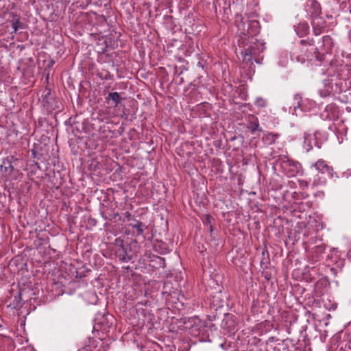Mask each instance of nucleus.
I'll return each instance as SVG.
<instances>
[{
  "label": "nucleus",
  "mask_w": 351,
  "mask_h": 351,
  "mask_svg": "<svg viewBox=\"0 0 351 351\" xmlns=\"http://www.w3.org/2000/svg\"><path fill=\"white\" fill-rule=\"evenodd\" d=\"M212 219L213 218L211 216H210L209 215H206L204 223L206 225H211Z\"/></svg>",
  "instance_id": "nucleus-33"
},
{
  "label": "nucleus",
  "mask_w": 351,
  "mask_h": 351,
  "mask_svg": "<svg viewBox=\"0 0 351 351\" xmlns=\"http://www.w3.org/2000/svg\"><path fill=\"white\" fill-rule=\"evenodd\" d=\"M302 97L300 94H295L294 95L293 106L295 111L298 108L302 107Z\"/></svg>",
  "instance_id": "nucleus-24"
},
{
  "label": "nucleus",
  "mask_w": 351,
  "mask_h": 351,
  "mask_svg": "<svg viewBox=\"0 0 351 351\" xmlns=\"http://www.w3.org/2000/svg\"><path fill=\"white\" fill-rule=\"evenodd\" d=\"M99 114L101 117L102 116L101 110H99Z\"/></svg>",
  "instance_id": "nucleus-48"
},
{
  "label": "nucleus",
  "mask_w": 351,
  "mask_h": 351,
  "mask_svg": "<svg viewBox=\"0 0 351 351\" xmlns=\"http://www.w3.org/2000/svg\"><path fill=\"white\" fill-rule=\"evenodd\" d=\"M261 267L263 269H267L270 264V259L269 252L267 250H264L262 252V258L260 262Z\"/></svg>",
  "instance_id": "nucleus-22"
},
{
  "label": "nucleus",
  "mask_w": 351,
  "mask_h": 351,
  "mask_svg": "<svg viewBox=\"0 0 351 351\" xmlns=\"http://www.w3.org/2000/svg\"><path fill=\"white\" fill-rule=\"evenodd\" d=\"M154 247L160 254H166L169 252L167 244L162 242H159L155 244Z\"/></svg>",
  "instance_id": "nucleus-23"
},
{
  "label": "nucleus",
  "mask_w": 351,
  "mask_h": 351,
  "mask_svg": "<svg viewBox=\"0 0 351 351\" xmlns=\"http://www.w3.org/2000/svg\"><path fill=\"white\" fill-rule=\"evenodd\" d=\"M170 285H171V282H165L164 283L163 289L162 291L163 294H167V295L171 294V290L169 289V288L170 287Z\"/></svg>",
  "instance_id": "nucleus-28"
},
{
  "label": "nucleus",
  "mask_w": 351,
  "mask_h": 351,
  "mask_svg": "<svg viewBox=\"0 0 351 351\" xmlns=\"http://www.w3.org/2000/svg\"><path fill=\"white\" fill-rule=\"evenodd\" d=\"M313 33L315 36L320 35L326 28V21L324 18L319 16L313 18L311 21Z\"/></svg>",
  "instance_id": "nucleus-12"
},
{
  "label": "nucleus",
  "mask_w": 351,
  "mask_h": 351,
  "mask_svg": "<svg viewBox=\"0 0 351 351\" xmlns=\"http://www.w3.org/2000/svg\"><path fill=\"white\" fill-rule=\"evenodd\" d=\"M275 340V337H271L268 339L267 342H273Z\"/></svg>",
  "instance_id": "nucleus-41"
},
{
  "label": "nucleus",
  "mask_w": 351,
  "mask_h": 351,
  "mask_svg": "<svg viewBox=\"0 0 351 351\" xmlns=\"http://www.w3.org/2000/svg\"><path fill=\"white\" fill-rule=\"evenodd\" d=\"M326 249V245L324 243H321L320 245H317L315 246L313 248V258L315 261H317L320 260L323 254L325 252Z\"/></svg>",
  "instance_id": "nucleus-20"
},
{
  "label": "nucleus",
  "mask_w": 351,
  "mask_h": 351,
  "mask_svg": "<svg viewBox=\"0 0 351 351\" xmlns=\"http://www.w3.org/2000/svg\"><path fill=\"white\" fill-rule=\"evenodd\" d=\"M288 342H284L282 341V350L280 348H274V351H293V348H292V346L290 347L288 343Z\"/></svg>",
  "instance_id": "nucleus-26"
},
{
  "label": "nucleus",
  "mask_w": 351,
  "mask_h": 351,
  "mask_svg": "<svg viewBox=\"0 0 351 351\" xmlns=\"http://www.w3.org/2000/svg\"><path fill=\"white\" fill-rule=\"evenodd\" d=\"M114 254L120 261L128 263L135 256V242H128L117 238L114 241Z\"/></svg>",
  "instance_id": "nucleus-2"
},
{
  "label": "nucleus",
  "mask_w": 351,
  "mask_h": 351,
  "mask_svg": "<svg viewBox=\"0 0 351 351\" xmlns=\"http://www.w3.org/2000/svg\"><path fill=\"white\" fill-rule=\"evenodd\" d=\"M311 140L315 141V137L311 136L304 137V147L306 148L307 152H309L311 149H313V145L311 144Z\"/></svg>",
  "instance_id": "nucleus-25"
},
{
  "label": "nucleus",
  "mask_w": 351,
  "mask_h": 351,
  "mask_svg": "<svg viewBox=\"0 0 351 351\" xmlns=\"http://www.w3.org/2000/svg\"><path fill=\"white\" fill-rule=\"evenodd\" d=\"M259 23L257 21H250L249 23V26L250 27V28H253V27H258Z\"/></svg>",
  "instance_id": "nucleus-34"
},
{
  "label": "nucleus",
  "mask_w": 351,
  "mask_h": 351,
  "mask_svg": "<svg viewBox=\"0 0 351 351\" xmlns=\"http://www.w3.org/2000/svg\"><path fill=\"white\" fill-rule=\"evenodd\" d=\"M337 250L335 249L332 250L331 255L328 256L327 261H331L332 263L330 271L334 275H337L339 271H340L344 266L345 260L340 258L337 254Z\"/></svg>",
  "instance_id": "nucleus-8"
},
{
  "label": "nucleus",
  "mask_w": 351,
  "mask_h": 351,
  "mask_svg": "<svg viewBox=\"0 0 351 351\" xmlns=\"http://www.w3.org/2000/svg\"><path fill=\"white\" fill-rule=\"evenodd\" d=\"M102 217L105 220L110 222H117L121 220V216L118 213H115L114 209L111 208H106L101 212Z\"/></svg>",
  "instance_id": "nucleus-15"
},
{
  "label": "nucleus",
  "mask_w": 351,
  "mask_h": 351,
  "mask_svg": "<svg viewBox=\"0 0 351 351\" xmlns=\"http://www.w3.org/2000/svg\"><path fill=\"white\" fill-rule=\"evenodd\" d=\"M123 115L125 117V118H128L129 116V113L127 112L126 109L123 110Z\"/></svg>",
  "instance_id": "nucleus-37"
},
{
  "label": "nucleus",
  "mask_w": 351,
  "mask_h": 351,
  "mask_svg": "<svg viewBox=\"0 0 351 351\" xmlns=\"http://www.w3.org/2000/svg\"><path fill=\"white\" fill-rule=\"evenodd\" d=\"M42 102L44 106L49 109H56L58 108L57 102L54 97L51 95V90L46 89L42 95Z\"/></svg>",
  "instance_id": "nucleus-11"
},
{
  "label": "nucleus",
  "mask_w": 351,
  "mask_h": 351,
  "mask_svg": "<svg viewBox=\"0 0 351 351\" xmlns=\"http://www.w3.org/2000/svg\"><path fill=\"white\" fill-rule=\"evenodd\" d=\"M279 165L284 173L289 178L295 177L302 171V165L287 157L279 159Z\"/></svg>",
  "instance_id": "nucleus-5"
},
{
  "label": "nucleus",
  "mask_w": 351,
  "mask_h": 351,
  "mask_svg": "<svg viewBox=\"0 0 351 351\" xmlns=\"http://www.w3.org/2000/svg\"><path fill=\"white\" fill-rule=\"evenodd\" d=\"M302 340L298 339L296 343L292 338H287L284 342H289L292 345L293 351H311L309 339L305 336Z\"/></svg>",
  "instance_id": "nucleus-9"
},
{
  "label": "nucleus",
  "mask_w": 351,
  "mask_h": 351,
  "mask_svg": "<svg viewBox=\"0 0 351 351\" xmlns=\"http://www.w3.org/2000/svg\"><path fill=\"white\" fill-rule=\"evenodd\" d=\"M87 223L90 226H95L97 224V220L92 217H88L87 219Z\"/></svg>",
  "instance_id": "nucleus-32"
},
{
  "label": "nucleus",
  "mask_w": 351,
  "mask_h": 351,
  "mask_svg": "<svg viewBox=\"0 0 351 351\" xmlns=\"http://www.w3.org/2000/svg\"><path fill=\"white\" fill-rule=\"evenodd\" d=\"M134 223L130 224V226L134 230V232L136 233V236L143 235L145 230L147 229V226L144 223L140 221L134 220Z\"/></svg>",
  "instance_id": "nucleus-19"
},
{
  "label": "nucleus",
  "mask_w": 351,
  "mask_h": 351,
  "mask_svg": "<svg viewBox=\"0 0 351 351\" xmlns=\"http://www.w3.org/2000/svg\"><path fill=\"white\" fill-rule=\"evenodd\" d=\"M98 75L101 78L104 79V80H112V76L110 75V73L109 72H106L104 75H103L102 73H99Z\"/></svg>",
  "instance_id": "nucleus-30"
},
{
  "label": "nucleus",
  "mask_w": 351,
  "mask_h": 351,
  "mask_svg": "<svg viewBox=\"0 0 351 351\" xmlns=\"http://www.w3.org/2000/svg\"><path fill=\"white\" fill-rule=\"evenodd\" d=\"M256 33V31H254V30H251V32H250V30L247 29V34L252 36V34H254Z\"/></svg>",
  "instance_id": "nucleus-36"
},
{
  "label": "nucleus",
  "mask_w": 351,
  "mask_h": 351,
  "mask_svg": "<svg viewBox=\"0 0 351 351\" xmlns=\"http://www.w3.org/2000/svg\"><path fill=\"white\" fill-rule=\"evenodd\" d=\"M304 185H307V182H305V183H304Z\"/></svg>",
  "instance_id": "nucleus-50"
},
{
  "label": "nucleus",
  "mask_w": 351,
  "mask_h": 351,
  "mask_svg": "<svg viewBox=\"0 0 351 351\" xmlns=\"http://www.w3.org/2000/svg\"><path fill=\"white\" fill-rule=\"evenodd\" d=\"M188 323L191 324L189 327L190 332L195 336L198 335L201 328L204 326V322L197 317L189 318Z\"/></svg>",
  "instance_id": "nucleus-14"
},
{
  "label": "nucleus",
  "mask_w": 351,
  "mask_h": 351,
  "mask_svg": "<svg viewBox=\"0 0 351 351\" xmlns=\"http://www.w3.org/2000/svg\"><path fill=\"white\" fill-rule=\"evenodd\" d=\"M19 159L14 156H9L3 159L1 165V171L6 177L16 178L19 173Z\"/></svg>",
  "instance_id": "nucleus-4"
},
{
  "label": "nucleus",
  "mask_w": 351,
  "mask_h": 351,
  "mask_svg": "<svg viewBox=\"0 0 351 351\" xmlns=\"http://www.w3.org/2000/svg\"><path fill=\"white\" fill-rule=\"evenodd\" d=\"M237 324L236 317L230 313H226L221 322L223 328L232 331L235 329Z\"/></svg>",
  "instance_id": "nucleus-13"
},
{
  "label": "nucleus",
  "mask_w": 351,
  "mask_h": 351,
  "mask_svg": "<svg viewBox=\"0 0 351 351\" xmlns=\"http://www.w3.org/2000/svg\"><path fill=\"white\" fill-rule=\"evenodd\" d=\"M308 25L305 22L300 23L298 25L295 26V31L300 37L306 35L308 32Z\"/></svg>",
  "instance_id": "nucleus-21"
},
{
  "label": "nucleus",
  "mask_w": 351,
  "mask_h": 351,
  "mask_svg": "<svg viewBox=\"0 0 351 351\" xmlns=\"http://www.w3.org/2000/svg\"><path fill=\"white\" fill-rule=\"evenodd\" d=\"M25 290H23V291H21L20 293H19V297L20 298V299H22L21 297L23 295V293H24Z\"/></svg>",
  "instance_id": "nucleus-42"
},
{
  "label": "nucleus",
  "mask_w": 351,
  "mask_h": 351,
  "mask_svg": "<svg viewBox=\"0 0 351 351\" xmlns=\"http://www.w3.org/2000/svg\"><path fill=\"white\" fill-rule=\"evenodd\" d=\"M247 129L252 133H255L256 131H262L261 128H259L258 119L256 117L250 114L247 118Z\"/></svg>",
  "instance_id": "nucleus-16"
},
{
  "label": "nucleus",
  "mask_w": 351,
  "mask_h": 351,
  "mask_svg": "<svg viewBox=\"0 0 351 351\" xmlns=\"http://www.w3.org/2000/svg\"><path fill=\"white\" fill-rule=\"evenodd\" d=\"M94 123H90L88 119H84L82 122L77 121L72 125L73 132L75 130L79 134H89L93 128Z\"/></svg>",
  "instance_id": "nucleus-10"
},
{
  "label": "nucleus",
  "mask_w": 351,
  "mask_h": 351,
  "mask_svg": "<svg viewBox=\"0 0 351 351\" xmlns=\"http://www.w3.org/2000/svg\"><path fill=\"white\" fill-rule=\"evenodd\" d=\"M106 52V49L102 48L101 51H99V53H104Z\"/></svg>",
  "instance_id": "nucleus-46"
},
{
  "label": "nucleus",
  "mask_w": 351,
  "mask_h": 351,
  "mask_svg": "<svg viewBox=\"0 0 351 351\" xmlns=\"http://www.w3.org/2000/svg\"><path fill=\"white\" fill-rule=\"evenodd\" d=\"M21 306H22V304H21V302L17 300L16 304V306L20 307Z\"/></svg>",
  "instance_id": "nucleus-44"
},
{
  "label": "nucleus",
  "mask_w": 351,
  "mask_h": 351,
  "mask_svg": "<svg viewBox=\"0 0 351 351\" xmlns=\"http://www.w3.org/2000/svg\"><path fill=\"white\" fill-rule=\"evenodd\" d=\"M197 66L203 68V65L202 64V62H199L198 64H197Z\"/></svg>",
  "instance_id": "nucleus-47"
},
{
  "label": "nucleus",
  "mask_w": 351,
  "mask_h": 351,
  "mask_svg": "<svg viewBox=\"0 0 351 351\" xmlns=\"http://www.w3.org/2000/svg\"><path fill=\"white\" fill-rule=\"evenodd\" d=\"M213 230H214V228L213 226V225H209V230H210V234H212V232H213Z\"/></svg>",
  "instance_id": "nucleus-39"
},
{
  "label": "nucleus",
  "mask_w": 351,
  "mask_h": 351,
  "mask_svg": "<svg viewBox=\"0 0 351 351\" xmlns=\"http://www.w3.org/2000/svg\"><path fill=\"white\" fill-rule=\"evenodd\" d=\"M105 99L108 104L111 102L114 107H117L121 101L123 100V98H122L117 92H110L108 93V96L106 97Z\"/></svg>",
  "instance_id": "nucleus-17"
},
{
  "label": "nucleus",
  "mask_w": 351,
  "mask_h": 351,
  "mask_svg": "<svg viewBox=\"0 0 351 351\" xmlns=\"http://www.w3.org/2000/svg\"><path fill=\"white\" fill-rule=\"evenodd\" d=\"M99 121H104L105 119L108 120V117H106L105 116L101 117V118H97Z\"/></svg>",
  "instance_id": "nucleus-38"
},
{
  "label": "nucleus",
  "mask_w": 351,
  "mask_h": 351,
  "mask_svg": "<svg viewBox=\"0 0 351 351\" xmlns=\"http://www.w3.org/2000/svg\"><path fill=\"white\" fill-rule=\"evenodd\" d=\"M125 214H126L127 215H128V216H130V214L128 212H127Z\"/></svg>",
  "instance_id": "nucleus-49"
},
{
  "label": "nucleus",
  "mask_w": 351,
  "mask_h": 351,
  "mask_svg": "<svg viewBox=\"0 0 351 351\" xmlns=\"http://www.w3.org/2000/svg\"><path fill=\"white\" fill-rule=\"evenodd\" d=\"M304 185H307V182H305V183H304Z\"/></svg>",
  "instance_id": "nucleus-51"
},
{
  "label": "nucleus",
  "mask_w": 351,
  "mask_h": 351,
  "mask_svg": "<svg viewBox=\"0 0 351 351\" xmlns=\"http://www.w3.org/2000/svg\"><path fill=\"white\" fill-rule=\"evenodd\" d=\"M108 317H110L111 318V319H113V318H114L112 315H106V319H108Z\"/></svg>",
  "instance_id": "nucleus-45"
},
{
  "label": "nucleus",
  "mask_w": 351,
  "mask_h": 351,
  "mask_svg": "<svg viewBox=\"0 0 351 351\" xmlns=\"http://www.w3.org/2000/svg\"><path fill=\"white\" fill-rule=\"evenodd\" d=\"M347 255H348V258L351 260V249L348 251Z\"/></svg>",
  "instance_id": "nucleus-43"
},
{
  "label": "nucleus",
  "mask_w": 351,
  "mask_h": 351,
  "mask_svg": "<svg viewBox=\"0 0 351 351\" xmlns=\"http://www.w3.org/2000/svg\"><path fill=\"white\" fill-rule=\"evenodd\" d=\"M78 351H95V348H93L90 345H86L82 348L81 349H80Z\"/></svg>",
  "instance_id": "nucleus-31"
},
{
  "label": "nucleus",
  "mask_w": 351,
  "mask_h": 351,
  "mask_svg": "<svg viewBox=\"0 0 351 351\" xmlns=\"http://www.w3.org/2000/svg\"><path fill=\"white\" fill-rule=\"evenodd\" d=\"M254 104L258 107L265 108L267 106V101L262 97H258Z\"/></svg>",
  "instance_id": "nucleus-27"
},
{
  "label": "nucleus",
  "mask_w": 351,
  "mask_h": 351,
  "mask_svg": "<svg viewBox=\"0 0 351 351\" xmlns=\"http://www.w3.org/2000/svg\"><path fill=\"white\" fill-rule=\"evenodd\" d=\"M291 324H290V326H289V327H288V328H287V332H288L289 334H291V330H292V328H291Z\"/></svg>",
  "instance_id": "nucleus-40"
},
{
  "label": "nucleus",
  "mask_w": 351,
  "mask_h": 351,
  "mask_svg": "<svg viewBox=\"0 0 351 351\" xmlns=\"http://www.w3.org/2000/svg\"><path fill=\"white\" fill-rule=\"evenodd\" d=\"M335 108V105L330 104L326 107V111H332Z\"/></svg>",
  "instance_id": "nucleus-35"
},
{
  "label": "nucleus",
  "mask_w": 351,
  "mask_h": 351,
  "mask_svg": "<svg viewBox=\"0 0 351 351\" xmlns=\"http://www.w3.org/2000/svg\"><path fill=\"white\" fill-rule=\"evenodd\" d=\"M311 171L316 173L317 176H321L317 179L315 178L313 183L317 182L324 183L328 178H331L333 177V169L330 166L326 161L322 159L318 160L311 166Z\"/></svg>",
  "instance_id": "nucleus-3"
},
{
  "label": "nucleus",
  "mask_w": 351,
  "mask_h": 351,
  "mask_svg": "<svg viewBox=\"0 0 351 351\" xmlns=\"http://www.w3.org/2000/svg\"><path fill=\"white\" fill-rule=\"evenodd\" d=\"M308 12L312 19L320 16L322 14L320 4L317 1H311Z\"/></svg>",
  "instance_id": "nucleus-18"
},
{
  "label": "nucleus",
  "mask_w": 351,
  "mask_h": 351,
  "mask_svg": "<svg viewBox=\"0 0 351 351\" xmlns=\"http://www.w3.org/2000/svg\"><path fill=\"white\" fill-rule=\"evenodd\" d=\"M300 44L301 45L302 54L294 53L291 57H295L296 60L302 63L304 62L306 60L311 62L315 60L322 62L326 55L331 52L333 47L332 39L330 36H324L322 44L319 47L315 46V42L312 39L301 40Z\"/></svg>",
  "instance_id": "nucleus-1"
},
{
  "label": "nucleus",
  "mask_w": 351,
  "mask_h": 351,
  "mask_svg": "<svg viewBox=\"0 0 351 351\" xmlns=\"http://www.w3.org/2000/svg\"><path fill=\"white\" fill-rule=\"evenodd\" d=\"M263 49L264 47L261 43L256 42L252 43L248 45H247L241 51L243 61L246 63L252 62L254 58L255 61L258 63L259 62L257 60L256 56L261 52H263Z\"/></svg>",
  "instance_id": "nucleus-6"
},
{
  "label": "nucleus",
  "mask_w": 351,
  "mask_h": 351,
  "mask_svg": "<svg viewBox=\"0 0 351 351\" xmlns=\"http://www.w3.org/2000/svg\"><path fill=\"white\" fill-rule=\"evenodd\" d=\"M3 17L6 19V21L11 23L14 33H16L19 29L25 28V25L21 21L19 14L13 12L6 11L4 12Z\"/></svg>",
  "instance_id": "nucleus-7"
},
{
  "label": "nucleus",
  "mask_w": 351,
  "mask_h": 351,
  "mask_svg": "<svg viewBox=\"0 0 351 351\" xmlns=\"http://www.w3.org/2000/svg\"><path fill=\"white\" fill-rule=\"evenodd\" d=\"M276 137H277V135L269 134L266 136V138H267V140L269 141V143L271 144V143H274V142L276 141Z\"/></svg>",
  "instance_id": "nucleus-29"
}]
</instances>
